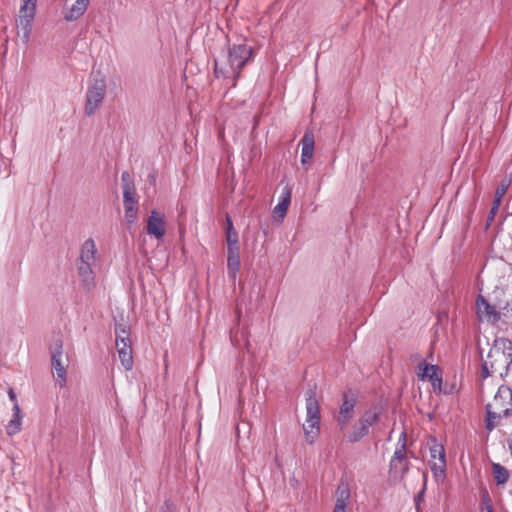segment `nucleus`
<instances>
[{
    "mask_svg": "<svg viewBox=\"0 0 512 512\" xmlns=\"http://www.w3.org/2000/svg\"><path fill=\"white\" fill-rule=\"evenodd\" d=\"M512 364V341L505 337L494 339L485 359H482L481 377H504Z\"/></svg>",
    "mask_w": 512,
    "mask_h": 512,
    "instance_id": "nucleus-1",
    "label": "nucleus"
},
{
    "mask_svg": "<svg viewBox=\"0 0 512 512\" xmlns=\"http://www.w3.org/2000/svg\"><path fill=\"white\" fill-rule=\"evenodd\" d=\"M306 412V424L303 426V429L307 443L312 444L318 436L320 424V409L314 389L307 391Z\"/></svg>",
    "mask_w": 512,
    "mask_h": 512,
    "instance_id": "nucleus-2",
    "label": "nucleus"
},
{
    "mask_svg": "<svg viewBox=\"0 0 512 512\" xmlns=\"http://www.w3.org/2000/svg\"><path fill=\"white\" fill-rule=\"evenodd\" d=\"M253 49L246 44H233L227 52V64L231 70L233 86L241 75L242 69L252 59Z\"/></svg>",
    "mask_w": 512,
    "mask_h": 512,
    "instance_id": "nucleus-3",
    "label": "nucleus"
},
{
    "mask_svg": "<svg viewBox=\"0 0 512 512\" xmlns=\"http://www.w3.org/2000/svg\"><path fill=\"white\" fill-rule=\"evenodd\" d=\"M106 79L100 72L89 83L86 91L85 114L92 116L102 104L106 94Z\"/></svg>",
    "mask_w": 512,
    "mask_h": 512,
    "instance_id": "nucleus-4",
    "label": "nucleus"
},
{
    "mask_svg": "<svg viewBox=\"0 0 512 512\" xmlns=\"http://www.w3.org/2000/svg\"><path fill=\"white\" fill-rule=\"evenodd\" d=\"M380 420L378 412L369 409L353 424L348 432L347 439L349 443H357L369 434L370 428Z\"/></svg>",
    "mask_w": 512,
    "mask_h": 512,
    "instance_id": "nucleus-5",
    "label": "nucleus"
},
{
    "mask_svg": "<svg viewBox=\"0 0 512 512\" xmlns=\"http://www.w3.org/2000/svg\"><path fill=\"white\" fill-rule=\"evenodd\" d=\"M487 405H489V408L500 411L505 418L512 416V389L506 385H501L493 401Z\"/></svg>",
    "mask_w": 512,
    "mask_h": 512,
    "instance_id": "nucleus-6",
    "label": "nucleus"
},
{
    "mask_svg": "<svg viewBox=\"0 0 512 512\" xmlns=\"http://www.w3.org/2000/svg\"><path fill=\"white\" fill-rule=\"evenodd\" d=\"M21 2L22 4L19 10L20 26L23 32V41L27 42L31 32L32 21L35 16L37 0H21Z\"/></svg>",
    "mask_w": 512,
    "mask_h": 512,
    "instance_id": "nucleus-7",
    "label": "nucleus"
},
{
    "mask_svg": "<svg viewBox=\"0 0 512 512\" xmlns=\"http://www.w3.org/2000/svg\"><path fill=\"white\" fill-rule=\"evenodd\" d=\"M477 315L481 321L495 324L502 319V311H498L494 305L481 294L476 299Z\"/></svg>",
    "mask_w": 512,
    "mask_h": 512,
    "instance_id": "nucleus-8",
    "label": "nucleus"
},
{
    "mask_svg": "<svg viewBox=\"0 0 512 512\" xmlns=\"http://www.w3.org/2000/svg\"><path fill=\"white\" fill-rule=\"evenodd\" d=\"M418 376L422 380H428L431 382L433 389L438 393L447 392L442 389V377L438 375L439 367L437 365L427 364L425 360H423L419 365Z\"/></svg>",
    "mask_w": 512,
    "mask_h": 512,
    "instance_id": "nucleus-9",
    "label": "nucleus"
},
{
    "mask_svg": "<svg viewBox=\"0 0 512 512\" xmlns=\"http://www.w3.org/2000/svg\"><path fill=\"white\" fill-rule=\"evenodd\" d=\"M147 233L161 240L165 235L164 215L156 210H152L147 221Z\"/></svg>",
    "mask_w": 512,
    "mask_h": 512,
    "instance_id": "nucleus-10",
    "label": "nucleus"
},
{
    "mask_svg": "<svg viewBox=\"0 0 512 512\" xmlns=\"http://www.w3.org/2000/svg\"><path fill=\"white\" fill-rule=\"evenodd\" d=\"M509 185H510V180L503 179L497 186V188L495 190L494 200H493L492 206L490 208L489 215L487 217L485 229H488L489 226L491 225V223L493 222L494 217H495L496 213L498 212L499 207L501 205L502 198L506 194V192L509 188Z\"/></svg>",
    "mask_w": 512,
    "mask_h": 512,
    "instance_id": "nucleus-11",
    "label": "nucleus"
},
{
    "mask_svg": "<svg viewBox=\"0 0 512 512\" xmlns=\"http://www.w3.org/2000/svg\"><path fill=\"white\" fill-rule=\"evenodd\" d=\"M302 150H301V163H308L313 157L314 153V135L312 132L306 131L301 139Z\"/></svg>",
    "mask_w": 512,
    "mask_h": 512,
    "instance_id": "nucleus-12",
    "label": "nucleus"
},
{
    "mask_svg": "<svg viewBox=\"0 0 512 512\" xmlns=\"http://www.w3.org/2000/svg\"><path fill=\"white\" fill-rule=\"evenodd\" d=\"M433 444L430 446V457L432 460H439V473L440 476H445L446 470V455L445 449L442 444L437 443L436 439L432 440Z\"/></svg>",
    "mask_w": 512,
    "mask_h": 512,
    "instance_id": "nucleus-13",
    "label": "nucleus"
},
{
    "mask_svg": "<svg viewBox=\"0 0 512 512\" xmlns=\"http://www.w3.org/2000/svg\"><path fill=\"white\" fill-rule=\"evenodd\" d=\"M51 365L53 369L65 366L63 357V342L60 338L53 341L50 347Z\"/></svg>",
    "mask_w": 512,
    "mask_h": 512,
    "instance_id": "nucleus-14",
    "label": "nucleus"
},
{
    "mask_svg": "<svg viewBox=\"0 0 512 512\" xmlns=\"http://www.w3.org/2000/svg\"><path fill=\"white\" fill-rule=\"evenodd\" d=\"M227 270L231 278H235L240 270L239 248L227 249Z\"/></svg>",
    "mask_w": 512,
    "mask_h": 512,
    "instance_id": "nucleus-15",
    "label": "nucleus"
},
{
    "mask_svg": "<svg viewBox=\"0 0 512 512\" xmlns=\"http://www.w3.org/2000/svg\"><path fill=\"white\" fill-rule=\"evenodd\" d=\"M91 263H78V275L85 289L90 290L94 285V273Z\"/></svg>",
    "mask_w": 512,
    "mask_h": 512,
    "instance_id": "nucleus-16",
    "label": "nucleus"
},
{
    "mask_svg": "<svg viewBox=\"0 0 512 512\" xmlns=\"http://www.w3.org/2000/svg\"><path fill=\"white\" fill-rule=\"evenodd\" d=\"M96 253L97 249L94 240L92 238L87 239L81 247L79 262L94 264Z\"/></svg>",
    "mask_w": 512,
    "mask_h": 512,
    "instance_id": "nucleus-17",
    "label": "nucleus"
},
{
    "mask_svg": "<svg viewBox=\"0 0 512 512\" xmlns=\"http://www.w3.org/2000/svg\"><path fill=\"white\" fill-rule=\"evenodd\" d=\"M351 493L349 484L343 480L340 481L336 490V507L347 508Z\"/></svg>",
    "mask_w": 512,
    "mask_h": 512,
    "instance_id": "nucleus-18",
    "label": "nucleus"
},
{
    "mask_svg": "<svg viewBox=\"0 0 512 512\" xmlns=\"http://www.w3.org/2000/svg\"><path fill=\"white\" fill-rule=\"evenodd\" d=\"M355 405L356 398L354 394L350 390L344 392L342 396V404L339 407V414L353 417Z\"/></svg>",
    "mask_w": 512,
    "mask_h": 512,
    "instance_id": "nucleus-19",
    "label": "nucleus"
},
{
    "mask_svg": "<svg viewBox=\"0 0 512 512\" xmlns=\"http://www.w3.org/2000/svg\"><path fill=\"white\" fill-rule=\"evenodd\" d=\"M502 418L504 417V414H502L500 411H497L493 408H489V405L486 404L485 406V428L488 431H492L495 429L499 424Z\"/></svg>",
    "mask_w": 512,
    "mask_h": 512,
    "instance_id": "nucleus-20",
    "label": "nucleus"
},
{
    "mask_svg": "<svg viewBox=\"0 0 512 512\" xmlns=\"http://www.w3.org/2000/svg\"><path fill=\"white\" fill-rule=\"evenodd\" d=\"M116 348L122 366L125 368L126 371L131 370L133 368V355L131 344H123L122 346H116Z\"/></svg>",
    "mask_w": 512,
    "mask_h": 512,
    "instance_id": "nucleus-21",
    "label": "nucleus"
},
{
    "mask_svg": "<svg viewBox=\"0 0 512 512\" xmlns=\"http://www.w3.org/2000/svg\"><path fill=\"white\" fill-rule=\"evenodd\" d=\"M116 346L131 344L130 328L125 323H115Z\"/></svg>",
    "mask_w": 512,
    "mask_h": 512,
    "instance_id": "nucleus-22",
    "label": "nucleus"
},
{
    "mask_svg": "<svg viewBox=\"0 0 512 512\" xmlns=\"http://www.w3.org/2000/svg\"><path fill=\"white\" fill-rule=\"evenodd\" d=\"M89 4V0H76L72 5L69 12L65 15V19L67 21L77 20L80 16L84 14Z\"/></svg>",
    "mask_w": 512,
    "mask_h": 512,
    "instance_id": "nucleus-23",
    "label": "nucleus"
},
{
    "mask_svg": "<svg viewBox=\"0 0 512 512\" xmlns=\"http://www.w3.org/2000/svg\"><path fill=\"white\" fill-rule=\"evenodd\" d=\"M20 407L18 403H15L13 406V416L9 421L6 430L7 434L12 436L17 434L21 430V415H20Z\"/></svg>",
    "mask_w": 512,
    "mask_h": 512,
    "instance_id": "nucleus-24",
    "label": "nucleus"
},
{
    "mask_svg": "<svg viewBox=\"0 0 512 512\" xmlns=\"http://www.w3.org/2000/svg\"><path fill=\"white\" fill-rule=\"evenodd\" d=\"M492 472L497 485H504L509 479V471L499 463H492Z\"/></svg>",
    "mask_w": 512,
    "mask_h": 512,
    "instance_id": "nucleus-25",
    "label": "nucleus"
},
{
    "mask_svg": "<svg viewBox=\"0 0 512 512\" xmlns=\"http://www.w3.org/2000/svg\"><path fill=\"white\" fill-rule=\"evenodd\" d=\"M406 444L402 443L399 447L396 448L391 460H390V470H396L399 464H402L406 458Z\"/></svg>",
    "mask_w": 512,
    "mask_h": 512,
    "instance_id": "nucleus-26",
    "label": "nucleus"
},
{
    "mask_svg": "<svg viewBox=\"0 0 512 512\" xmlns=\"http://www.w3.org/2000/svg\"><path fill=\"white\" fill-rule=\"evenodd\" d=\"M227 249L239 248L238 233L236 231L226 232Z\"/></svg>",
    "mask_w": 512,
    "mask_h": 512,
    "instance_id": "nucleus-27",
    "label": "nucleus"
},
{
    "mask_svg": "<svg viewBox=\"0 0 512 512\" xmlns=\"http://www.w3.org/2000/svg\"><path fill=\"white\" fill-rule=\"evenodd\" d=\"M502 320L504 323L512 325V301L503 307Z\"/></svg>",
    "mask_w": 512,
    "mask_h": 512,
    "instance_id": "nucleus-28",
    "label": "nucleus"
},
{
    "mask_svg": "<svg viewBox=\"0 0 512 512\" xmlns=\"http://www.w3.org/2000/svg\"><path fill=\"white\" fill-rule=\"evenodd\" d=\"M125 218L129 224H133L137 219V208L136 207H127L124 208Z\"/></svg>",
    "mask_w": 512,
    "mask_h": 512,
    "instance_id": "nucleus-29",
    "label": "nucleus"
},
{
    "mask_svg": "<svg viewBox=\"0 0 512 512\" xmlns=\"http://www.w3.org/2000/svg\"><path fill=\"white\" fill-rule=\"evenodd\" d=\"M66 366L67 365L54 369L56 371L60 387H64L66 384Z\"/></svg>",
    "mask_w": 512,
    "mask_h": 512,
    "instance_id": "nucleus-30",
    "label": "nucleus"
},
{
    "mask_svg": "<svg viewBox=\"0 0 512 512\" xmlns=\"http://www.w3.org/2000/svg\"><path fill=\"white\" fill-rule=\"evenodd\" d=\"M136 198V188L135 185H126V187H123V199H131Z\"/></svg>",
    "mask_w": 512,
    "mask_h": 512,
    "instance_id": "nucleus-31",
    "label": "nucleus"
},
{
    "mask_svg": "<svg viewBox=\"0 0 512 512\" xmlns=\"http://www.w3.org/2000/svg\"><path fill=\"white\" fill-rule=\"evenodd\" d=\"M279 201L280 202H284L285 204L290 205V202H291V188L289 186H285L282 189Z\"/></svg>",
    "mask_w": 512,
    "mask_h": 512,
    "instance_id": "nucleus-32",
    "label": "nucleus"
},
{
    "mask_svg": "<svg viewBox=\"0 0 512 512\" xmlns=\"http://www.w3.org/2000/svg\"><path fill=\"white\" fill-rule=\"evenodd\" d=\"M231 71L225 69V68H221L219 67L217 61H215V64H214V74L217 78H220V77H224V78H227L229 77V73Z\"/></svg>",
    "mask_w": 512,
    "mask_h": 512,
    "instance_id": "nucleus-33",
    "label": "nucleus"
},
{
    "mask_svg": "<svg viewBox=\"0 0 512 512\" xmlns=\"http://www.w3.org/2000/svg\"><path fill=\"white\" fill-rule=\"evenodd\" d=\"M289 205L284 202H278V204L274 207V213L279 215L280 217H284L288 210Z\"/></svg>",
    "mask_w": 512,
    "mask_h": 512,
    "instance_id": "nucleus-34",
    "label": "nucleus"
},
{
    "mask_svg": "<svg viewBox=\"0 0 512 512\" xmlns=\"http://www.w3.org/2000/svg\"><path fill=\"white\" fill-rule=\"evenodd\" d=\"M353 417H350V416H345V415H338L337 417V423L339 425V428L341 431H343L348 423L350 422V420L352 419Z\"/></svg>",
    "mask_w": 512,
    "mask_h": 512,
    "instance_id": "nucleus-35",
    "label": "nucleus"
},
{
    "mask_svg": "<svg viewBox=\"0 0 512 512\" xmlns=\"http://www.w3.org/2000/svg\"><path fill=\"white\" fill-rule=\"evenodd\" d=\"M121 182H122V188L126 187V185H135L134 181L132 180L130 173L128 171H124L121 174Z\"/></svg>",
    "mask_w": 512,
    "mask_h": 512,
    "instance_id": "nucleus-36",
    "label": "nucleus"
},
{
    "mask_svg": "<svg viewBox=\"0 0 512 512\" xmlns=\"http://www.w3.org/2000/svg\"><path fill=\"white\" fill-rule=\"evenodd\" d=\"M425 491H426V483H424L423 488L418 492V494L415 497V505H416L417 511H419L420 503L424 499Z\"/></svg>",
    "mask_w": 512,
    "mask_h": 512,
    "instance_id": "nucleus-37",
    "label": "nucleus"
},
{
    "mask_svg": "<svg viewBox=\"0 0 512 512\" xmlns=\"http://www.w3.org/2000/svg\"><path fill=\"white\" fill-rule=\"evenodd\" d=\"M430 468L434 475V477L438 478L441 477L439 473V464L437 462H430Z\"/></svg>",
    "mask_w": 512,
    "mask_h": 512,
    "instance_id": "nucleus-38",
    "label": "nucleus"
},
{
    "mask_svg": "<svg viewBox=\"0 0 512 512\" xmlns=\"http://www.w3.org/2000/svg\"><path fill=\"white\" fill-rule=\"evenodd\" d=\"M483 501L485 504L486 512H493V507L490 503V499L487 493H485V495L483 496Z\"/></svg>",
    "mask_w": 512,
    "mask_h": 512,
    "instance_id": "nucleus-39",
    "label": "nucleus"
},
{
    "mask_svg": "<svg viewBox=\"0 0 512 512\" xmlns=\"http://www.w3.org/2000/svg\"><path fill=\"white\" fill-rule=\"evenodd\" d=\"M137 205V199L136 198H131V199H123V206L124 208H127L129 206L131 207H136Z\"/></svg>",
    "mask_w": 512,
    "mask_h": 512,
    "instance_id": "nucleus-40",
    "label": "nucleus"
},
{
    "mask_svg": "<svg viewBox=\"0 0 512 512\" xmlns=\"http://www.w3.org/2000/svg\"><path fill=\"white\" fill-rule=\"evenodd\" d=\"M226 222H227L226 232L235 231L233 229L232 219H231V217L228 214L226 215Z\"/></svg>",
    "mask_w": 512,
    "mask_h": 512,
    "instance_id": "nucleus-41",
    "label": "nucleus"
},
{
    "mask_svg": "<svg viewBox=\"0 0 512 512\" xmlns=\"http://www.w3.org/2000/svg\"><path fill=\"white\" fill-rule=\"evenodd\" d=\"M171 510V503L166 500L161 508V512H169Z\"/></svg>",
    "mask_w": 512,
    "mask_h": 512,
    "instance_id": "nucleus-42",
    "label": "nucleus"
},
{
    "mask_svg": "<svg viewBox=\"0 0 512 512\" xmlns=\"http://www.w3.org/2000/svg\"><path fill=\"white\" fill-rule=\"evenodd\" d=\"M402 443L406 444V433L405 432L401 433V435L398 439L397 447H399Z\"/></svg>",
    "mask_w": 512,
    "mask_h": 512,
    "instance_id": "nucleus-43",
    "label": "nucleus"
},
{
    "mask_svg": "<svg viewBox=\"0 0 512 512\" xmlns=\"http://www.w3.org/2000/svg\"><path fill=\"white\" fill-rule=\"evenodd\" d=\"M8 395H9V398L14 402V404L17 403L16 394L13 391V389L9 390Z\"/></svg>",
    "mask_w": 512,
    "mask_h": 512,
    "instance_id": "nucleus-44",
    "label": "nucleus"
},
{
    "mask_svg": "<svg viewBox=\"0 0 512 512\" xmlns=\"http://www.w3.org/2000/svg\"><path fill=\"white\" fill-rule=\"evenodd\" d=\"M401 470H402V474L403 475L406 474L407 471L409 470V463L404 461L403 462V467L401 468Z\"/></svg>",
    "mask_w": 512,
    "mask_h": 512,
    "instance_id": "nucleus-45",
    "label": "nucleus"
},
{
    "mask_svg": "<svg viewBox=\"0 0 512 512\" xmlns=\"http://www.w3.org/2000/svg\"><path fill=\"white\" fill-rule=\"evenodd\" d=\"M148 180H149V182H150L151 184H153V185H154V184H155V181H156V176H155V174H154V173L149 174V175H148Z\"/></svg>",
    "mask_w": 512,
    "mask_h": 512,
    "instance_id": "nucleus-46",
    "label": "nucleus"
},
{
    "mask_svg": "<svg viewBox=\"0 0 512 512\" xmlns=\"http://www.w3.org/2000/svg\"><path fill=\"white\" fill-rule=\"evenodd\" d=\"M508 449H509L510 455L512 457V434H511L510 438L508 439Z\"/></svg>",
    "mask_w": 512,
    "mask_h": 512,
    "instance_id": "nucleus-47",
    "label": "nucleus"
},
{
    "mask_svg": "<svg viewBox=\"0 0 512 512\" xmlns=\"http://www.w3.org/2000/svg\"><path fill=\"white\" fill-rule=\"evenodd\" d=\"M333 512H346V508L334 507Z\"/></svg>",
    "mask_w": 512,
    "mask_h": 512,
    "instance_id": "nucleus-48",
    "label": "nucleus"
}]
</instances>
